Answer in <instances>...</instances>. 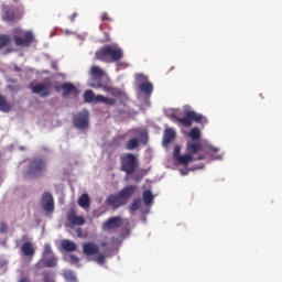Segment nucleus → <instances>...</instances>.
Here are the masks:
<instances>
[{
  "label": "nucleus",
  "mask_w": 282,
  "mask_h": 282,
  "mask_svg": "<svg viewBox=\"0 0 282 282\" xmlns=\"http://www.w3.org/2000/svg\"><path fill=\"white\" fill-rule=\"evenodd\" d=\"M181 153L182 148L176 145L173 151V160L182 166H188V164L196 160H206V155L202 153H206L212 160H224V153L218 154L219 148L210 145L206 140H203L200 143L187 142V153Z\"/></svg>",
  "instance_id": "1"
},
{
  "label": "nucleus",
  "mask_w": 282,
  "mask_h": 282,
  "mask_svg": "<svg viewBox=\"0 0 282 282\" xmlns=\"http://www.w3.org/2000/svg\"><path fill=\"white\" fill-rule=\"evenodd\" d=\"M90 76L93 77L88 82V87H93L94 89H102V91L115 96V98H120L122 96V91H120V89L102 85L100 78H107V73H105V70H102L100 67L93 66L90 68Z\"/></svg>",
  "instance_id": "2"
},
{
  "label": "nucleus",
  "mask_w": 282,
  "mask_h": 282,
  "mask_svg": "<svg viewBox=\"0 0 282 282\" xmlns=\"http://www.w3.org/2000/svg\"><path fill=\"white\" fill-rule=\"evenodd\" d=\"M124 56V51L118 44H108L96 52V58L104 63H118Z\"/></svg>",
  "instance_id": "3"
},
{
  "label": "nucleus",
  "mask_w": 282,
  "mask_h": 282,
  "mask_svg": "<svg viewBox=\"0 0 282 282\" xmlns=\"http://www.w3.org/2000/svg\"><path fill=\"white\" fill-rule=\"evenodd\" d=\"M133 193H135V186H127L118 194H112L108 196V198L106 199V204L111 208H120V206H124V204L129 202V198L131 197V195H133Z\"/></svg>",
  "instance_id": "4"
},
{
  "label": "nucleus",
  "mask_w": 282,
  "mask_h": 282,
  "mask_svg": "<svg viewBox=\"0 0 282 282\" xmlns=\"http://www.w3.org/2000/svg\"><path fill=\"white\" fill-rule=\"evenodd\" d=\"M184 118L178 117V122L183 127H193V120L203 127L208 124V119L204 115L193 111L189 106H184Z\"/></svg>",
  "instance_id": "5"
},
{
  "label": "nucleus",
  "mask_w": 282,
  "mask_h": 282,
  "mask_svg": "<svg viewBox=\"0 0 282 282\" xmlns=\"http://www.w3.org/2000/svg\"><path fill=\"white\" fill-rule=\"evenodd\" d=\"M13 41L18 47H30L34 43V33L23 29L13 30Z\"/></svg>",
  "instance_id": "6"
},
{
  "label": "nucleus",
  "mask_w": 282,
  "mask_h": 282,
  "mask_svg": "<svg viewBox=\"0 0 282 282\" xmlns=\"http://www.w3.org/2000/svg\"><path fill=\"white\" fill-rule=\"evenodd\" d=\"M120 160L121 171H124L128 175H131V173L138 169V158L134 154H122Z\"/></svg>",
  "instance_id": "7"
},
{
  "label": "nucleus",
  "mask_w": 282,
  "mask_h": 282,
  "mask_svg": "<svg viewBox=\"0 0 282 282\" xmlns=\"http://www.w3.org/2000/svg\"><path fill=\"white\" fill-rule=\"evenodd\" d=\"M42 262L46 268H56V264L58 263V259L54 254V251H52V246L44 245V251L42 253Z\"/></svg>",
  "instance_id": "8"
},
{
  "label": "nucleus",
  "mask_w": 282,
  "mask_h": 282,
  "mask_svg": "<svg viewBox=\"0 0 282 282\" xmlns=\"http://www.w3.org/2000/svg\"><path fill=\"white\" fill-rule=\"evenodd\" d=\"M147 138L148 135L145 130H137V138L130 139L126 144V149H128V151H133V149H138V147H140L141 142L147 144Z\"/></svg>",
  "instance_id": "9"
},
{
  "label": "nucleus",
  "mask_w": 282,
  "mask_h": 282,
  "mask_svg": "<svg viewBox=\"0 0 282 282\" xmlns=\"http://www.w3.org/2000/svg\"><path fill=\"white\" fill-rule=\"evenodd\" d=\"M74 124L76 129H88L89 128V111L83 110L75 115Z\"/></svg>",
  "instance_id": "10"
},
{
  "label": "nucleus",
  "mask_w": 282,
  "mask_h": 282,
  "mask_svg": "<svg viewBox=\"0 0 282 282\" xmlns=\"http://www.w3.org/2000/svg\"><path fill=\"white\" fill-rule=\"evenodd\" d=\"M127 220L120 216H113L110 217L107 221H105L101 226V230L105 232L109 230H116V228H120L122 224H124Z\"/></svg>",
  "instance_id": "11"
},
{
  "label": "nucleus",
  "mask_w": 282,
  "mask_h": 282,
  "mask_svg": "<svg viewBox=\"0 0 282 282\" xmlns=\"http://www.w3.org/2000/svg\"><path fill=\"white\" fill-rule=\"evenodd\" d=\"M135 78L137 83H140L139 89L143 91V94L151 96V94H153V84L149 82V77L144 76L143 74H138Z\"/></svg>",
  "instance_id": "12"
},
{
  "label": "nucleus",
  "mask_w": 282,
  "mask_h": 282,
  "mask_svg": "<svg viewBox=\"0 0 282 282\" xmlns=\"http://www.w3.org/2000/svg\"><path fill=\"white\" fill-rule=\"evenodd\" d=\"M45 171V162L41 159H35L31 162L29 166V175H32L33 177H39L41 173Z\"/></svg>",
  "instance_id": "13"
},
{
  "label": "nucleus",
  "mask_w": 282,
  "mask_h": 282,
  "mask_svg": "<svg viewBox=\"0 0 282 282\" xmlns=\"http://www.w3.org/2000/svg\"><path fill=\"white\" fill-rule=\"evenodd\" d=\"M41 206L45 213L52 215V213H54V196L45 192L41 198Z\"/></svg>",
  "instance_id": "14"
},
{
  "label": "nucleus",
  "mask_w": 282,
  "mask_h": 282,
  "mask_svg": "<svg viewBox=\"0 0 282 282\" xmlns=\"http://www.w3.org/2000/svg\"><path fill=\"white\" fill-rule=\"evenodd\" d=\"M31 89L33 94H37L42 98H45L52 94V86H50L47 83L31 85Z\"/></svg>",
  "instance_id": "15"
},
{
  "label": "nucleus",
  "mask_w": 282,
  "mask_h": 282,
  "mask_svg": "<svg viewBox=\"0 0 282 282\" xmlns=\"http://www.w3.org/2000/svg\"><path fill=\"white\" fill-rule=\"evenodd\" d=\"M67 220L69 221L70 226H85V218L76 215L74 210H70L67 214Z\"/></svg>",
  "instance_id": "16"
},
{
  "label": "nucleus",
  "mask_w": 282,
  "mask_h": 282,
  "mask_svg": "<svg viewBox=\"0 0 282 282\" xmlns=\"http://www.w3.org/2000/svg\"><path fill=\"white\" fill-rule=\"evenodd\" d=\"M173 140H175V130L173 128H166L163 135V147H169Z\"/></svg>",
  "instance_id": "17"
},
{
  "label": "nucleus",
  "mask_w": 282,
  "mask_h": 282,
  "mask_svg": "<svg viewBox=\"0 0 282 282\" xmlns=\"http://www.w3.org/2000/svg\"><path fill=\"white\" fill-rule=\"evenodd\" d=\"M78 206L83 208L84 210H89V206H91V200L89 199L88 194H83L78 200H77Z\"/></svg>",
  "instance_id": "18"
},
{
  "label": "nucleus",
  "mask_w": 282,
  "mask_h": 282,
  "mask_svg": "<svg viewBox=\"0 0 282 282\" xmlns=\"http://www.w3.org/2000/svg\"><path fill=\"white\" fill-rule=\"evenodd\" d=\"M84 253H86L88 257H91V254H96L98 252V246L94 242H87L83 246Z\"/></svg>",
  "instance_id": "19"
},
{
  "label": "nucleus",
  "mask_w": 282,
  "mask_h": 282,
  "mask_svg": "<svg viewBox=\"0 0 282 282\" xmlns=\"http://www.w3.org/2000/svg\"><path fill=\"white\" fill-rule=\"evenodd\" d=\"M84 100H85V102H89V104H94V105H96V104H98V95L96 96L95 94H94V90H86L85 93H84Z\"/></svg>",
  "instance_id": "20"
},
{
  "label": "nucleus",
  "mask_w": 282,
  "mask_h": 282,
  "mask_svg": "<svg viewBox=\"0 0 282 282\" xmlns=\"http://www.w3.org/2000/svg\"><path fill=\"white\" fill-rule=\"evenodd\" d=\"M165 116L171 120H180V117L182 116V111L180 109L170 108L165 110Z\"/></svg>",
  "instance_id": "21"
},
{
  "label": "nucleus",
  "mask_w": 282,
  "mask_h": 282,
  "mask_svg": "<svg viewBox=\"0 0 282 282\" xmlns=\"http://www.w3.org/2000/svg\"><path fill=\"white\" fill-rule=\"evenodd\" d=\"M62 248L66 252H76L77 246H76V242H74L72 240H63L62 241Z\"/></svg>",
  "instance_id": "22"
},
{
  "label": "nucleus",
  "mask_w": 282,
  "mask_h": 282,
  "mask_svg": "<svg viewBox=\"0 0 282 282\" xmlns=\"http://www.w3.org/2000/svg\"><path fill=\"white\" fill-rule=\"evenodd\" d=\"M154 199H155V196H153V193L151 191L145 189L143 192V202L145 206H151Z\"/></svg>",
  "instance_id": "23"
},
{
  "label": "nucleus",
  "mask_w": 282,
  "mask_h": 282,
  "mask_svg": "<svg viewBox=\"0 0 282 282\" xmlns=\"http://www.w3.org/2000/svg\"><path fill=\"white\" fill-rule=\"evenodd\" d=\"M22 252L25 257H33L34 247H32L31 242H25L24 245H22Z\"/></svg>",
  "instance_id": "24"
},
{
  "label": "nucleus",
  "mask_w": 282,
  "mask_h": 282,
  "mask_svg": "<svg viewBox=\"0 0 282 282\" xmlns=\"http://www.w3.org/2000/svg\"><path fill=\"white\" fill-rule=\"evenodd\" d=\"M62 89L64 90V96H69V94H77L78 93V90L72 84H64L62 86Z\"/></svg>",
  "instance_id": "25"
},
{
  "label": "nucleus",
  "mask_w": 282,
  "mask_h": 282,
  "mask_svg": "<svg viewBox=\"0 0 282 282\" xmlns=\"http://www.w3.org/2000/svg\"><path fill=\"white\" fill-rule=\"evenodd\" d=\"M187 135L191 138V140H199L202 138V130L195 127L187 133Z\"/></svg>",
  "instance_id": "26"
},
{
  "label": "nucleus",
  "mask_w": 282,
  "mask_h": 282,
  "mask_svg": "<svg viewBox=\"0 0 282 282\" xmlns=\"http://www.w3.org/2000/svg\"><path fill=\"white\" fill-rule=\"evenodd\" d=\"M2 19H3L4 21H14V12H12V11L10 10V8L3 7Z\"/></svg>",
  "instance_id": "27"
},
{
  "label": "nucleus",
  "mask_w": 282,
  "mask_h": 282,
  "mask_svg": "<svg viewBox=\"0 0 282 282\" xmlns=\"http://www.w3.org/2000/svg\"><path fill=\"white\" fill-rule=\"evenodd\" d=\"M97 100L98 102H102L104 105H116V99L105 97L102 95H98Z\"/></svg>",
  "instance_id": "28"
},
{
  "label": "nucleus",
  "mask_w": 282,
  "mask_h": 282,
  "mask_svg": "<svg viewBox=\"0 0 282 282\" xmlns=\"http://www.w3.org/2000/svg\"><path fill=\"white\" fill-rule=\"evenodd\" d=\"M12 39L10 35H0V50H3V47L10 45Z\"/></svg>",
  "instance_id": "29"
},
{
  "label": "nucleus",
  "mask_w": 282,
  "mask_h": 282,
  "mask_svg": "<svg viewBox=\"0 0 282 282\" xmlns=\"http://www.w3.org/2000/svg\"><path fill=\"white\" fill-rule=\"evenodd\" d=\"M64 278L66 282H77L78 280H76V274L73 271H65L64 272Z\"/></svg>",
  "instance_id": "30"
},
{
  "label": "nucleus",
  "mask_w": 282,
  "mask_h": 282,
  "mask_svg": "<svg viewBox=\"0 0 282 282\" xmlns=\"http://www.w3.org/2000/svg\"><path fill=\"white\" fill-rule=\"evenodd\" d=\"M199 169H204V164H199L198 166H192V167H187V169H181L180 173L181 175H188V173H191V171H197Z\"/></svg>",
  "instance_id": "31"
},
{
  "label": "nucleus",
  "mask_w": 282,
  "mask_h": 282,
  "mask_svg": "<svg viewBox=\"0 0 282 282\" xmlns=\"http://www.w3.org/2000/svg\"><path fill=\"white\" fill-rule=\"evenodd\" d=\"M0 111H4V113H8V111H10V105H8L2 96H0Z\"/></svg>",
  "instance_id": "32"
},
{
  "label": "nucleus",
  "mask_w": 282,
  "mask_h": 282,
  "mask_svg": "<svg viewBox=\"0 0 282 282\" xmlns=\"http://www.w3.org/2000/svg\"><path fill=\"white\" fill-rule=\"evenodd\" d=\"M65 261H68V263H78V257L66 254L64 256Z\"/></svg>",
  "instance_id": "33"
},
{
  "label": "nucleus",
  "mask_w": 282,
  "mask_h": 282,
  "mask_svg": "<svg viewBox=\"0 0 282 282\" xmlns=\"http://www.w3.org/2000/svg\"><path fill=\"white\" fill-rule=\"evenodd\" d=\"M140 199H134L130 206L131 210H139L140 209Z\"/></svg>",
  "instance_id": "34"
},
{
  "label": "nucleus",
  "mask_w": 282,
  "mask_h": 282,
  "mask_svg": "<svg viewBox=\"0 0 282 282\" xmlns=\"http://www.w3.org/2000/svg\"><path fill=\"white\" fill-rule=\"evenodd\" d=\"M116 67H117V70L127 69V67H129V64L123 63V62H118V63L116 64Z\"/></svg>",
  "instance_id": "35"
},
{
  "label": "nucleus",
  "mask_w": 282,
  "mask_h": 282,
  "mask_svg": "<svg viewBox=\"0 0 282 282\" xmlns=\"http://www.w3.org/2000/svg\"><path fill=\"white\" fill-rule=\"evenodd\" d=\"M96 262H97L99 265H104V264H105V254H99V256L96 258Z\"/></svg>",
  "instance_id": "36"
},
{
  "label": "nucleus",
  "mask_w": 282,
  "mask_h": 282,
  "mask_svg": "<svg viewBox=\"0 0 282 282\" xmlns=\"http://www.w3.org/2000/svg\"><path fill=\"white\" fill-rule=\"evenodd\" d=\"M44 282H55L54 275H50L47 273H44Z\"/></svg>",
  "instance_id": "37"
},
{
  "label": "nucleus",
  "mask_w": 282,
  "mask_h": 282,
  "mask_svg": "<svg viewBox=\"0 0 282 282\" xmlns=\"http://www.w3.org/2000/svg\"><path fill=\"white\" fill-rule=\"evenodd\" d=\"M8 230V225L7 224H1L0 225V232H6Z\"/></svg>",
  "instance_id": "38"
},
{
  "label": "nucleus",
  "mask_w": 282,
  "mask_h": 282,
  "mask_svg": "<svg viewBox=\"0 0 282 282\" xmlns=\"http://www.w3.org/2000/svg\"><path fill=\"white\" fill-rule=\"evenodd\" d=\"M101 19L102 21H109V17L107 15V13H102Z\"/></svg>",
  "instance_id": "39"
},
{
  "label": "nucleus",
  "mask_w": 282,
  "mask_h": 282,
  "mask_svg": "<svg viewBox=\"0 0 282 282\" xmlns=\"http://www.w3.org/2000/svg\"><path fill=\"white\" fill-rule=\"evenodd\" d=\"M19 282H30V280H29V279L23 278V279H21Z\"/></svg>",
  "instance_id": "40"
},
{
  "label": "nucleus",
  "mask_w": 282,
  "mask_h": 282,
  "mask_svg": "<svg viewBox=\"0 0 282 282\" xmlns=\"http://www.w3.org/2000/svg\"><path fill=\"white\" fill-rule=\"evenodd\" d=\"M64 34H66V36H68V34H72V32H69V30H65Z\"/></svg>",
  "instance_id": "41"
},
{
  "label": "nucleus",
  "mask_w": 282,
  "mask_h": 282,
  "mask_svg": "<svg viewBox=\"0 0 282 282\" xmlns=\"http://www.w3.org/2000/svg\"><path fill=\"white\" fill-rule=\"evenodd\" d=\"M74 19H76V13L72 15L70 21H74Z\"/></svg>",
  "instance_id": "42"
},
{
  "label": "nucleus",
  "mask_w": 282,
  "mask_h": 282,
  "mask_svg": "<svg viewBox=\"0 0 282 282\" xmlns=\"http://www.w3.org/2000/svg\"><path fill=\"white\" fill-rule=\"evenodd\" d=\"M77 232H80V230H77Z\"/></svg>",
  "instance_id": "43"
}]
</instances>
